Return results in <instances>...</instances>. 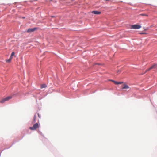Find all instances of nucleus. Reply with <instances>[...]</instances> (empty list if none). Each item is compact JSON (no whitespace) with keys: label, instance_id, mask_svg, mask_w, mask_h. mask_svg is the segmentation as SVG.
Returning a JSON list of instances; mask_svg holds the SVG:
<instances>
[{"label":"nucleus","instance_id":"1","mask_svg":"<svg viewBox=\"0 0 157 157\" xmlns=\"http://www.w3.org/2000/svg\"><path fill=\"white\" fill-rule=\"evenodd\" d=\"M141 27V25H137V24H135V25H132L131 26V29H139Z\"/></svg>","mask_w":157,"mask_h":157},{"label":"nucleus","instance_id":"2","mask_svg":"<svg viewBox=\"0 0 157 157\" xmlns=\"http://www.w3.org/2000/svg\"><path fill=\"white\" fill-rule=\"evenodd\" d=\"M39 127V125L37 123L34 124L32 127H30L29 128L31 130H35Z\"/></svg>","mask_w":157,"mask_h":157},{"label":"nucleus","instance_id":"3","mask_svg":"<svg viewBox=\"0 0 157 157\" xmlns=\"http://www.w3.org/2000/svg\"><path fill=\"white\" fill-rule=\"evenodd\" d=\"M157 69V64H155L152 66L150 67L146 70L145 73L149 71L152 69Z\"/></svg>","mask_w":157,"mask_h":157},{"label":"nucleus","instance_id":"4","mask_svg":"<svg viewBox=\"0 0 157 157\" xmlns=\"http://www.w3.org/2000/svg\"><path fill=\"white\" fill-rule=\"evenodd\" d=\"M37 29V28H30L28 29L27 30V32L28 33H30L34 31L36 29Z\"/></svg>","mask_w":157,"mask_h":157},{"label":"nucleus","instance_id":"5","mask_svg":"<svg viewBox=\"0 0 157 157\" xmlns=\"http://www.w3.org/2000/svg\"><path fill=\"white\" fill-rule=\"evenodd\" d=\"M129 87L126 84H124L122 85V89H128Z\"/></svg>","mask_w":157,"mask_h":157},{"label":"nucleus","instance_id":"6","mask_svg":"<svg viewBox=\"0 0 157 157\" xmlns=\"http://www.w3.org/2000/svg\"><path fill=\"white\" fill-rule=\"evenodd\" d=\"M91 13L95 14H100L101 13V12L100 11H93Z\"/></svg>","mask_w":157,"mask_h":157},{"label":"nucleus","instance_id":"7","mask_svg":"<svg viewBox=\"0 0 157 157\" xmlns=\"http://www.w3.org/2000/svg\"><path fill=\"white\" fill-rule=\"evenodd\" d=\"M12 98V97L11 96H9L8 97H7L5 98V99L6 101H7L11 99Z\"/></svg>","mask_w":157,"mask_h":157},{"label":"nucleus","instance_id":"8","mask_svg":"<svg viewBox=\"0 0 157 157\" xmlns=\"http://www.w3.org/2000/svg\"><path fill=\"white\" fill-rule=\"evenodd\" d=\"M5 101H6L5 100V98H3V99H2V100H1L0 101V103H4Z\"/></svg>","mask_w":157,"mask_h":157},{"label":"nucleus","instance_id":"9","mask_svg":"<svg viewBox=\"0 0 157 157\" xmlns=\"http://www.w3.org/2000/svg\"><path fill=\"white\" fill-rule=\"evenodd\" d=\"M46 87V85L45 84H43L41 85V88H45Z\"/></svg>","mask_w":157,"mask_h":157},{"label":"nucleus","instance_id":"10","mask_svg":"<svg viewBox=\"0 0 157 157\" xmlns=\"http://www.w3.org/2000/svg\"><path fill=\"white\" fill-rule=\"evenodd\" d=\"M12 58H11V57H10V59H8V60H6V62H8V63H9V62H10V61H11V59H12Z\"/></svg>","mask_w":157,"mask_h":157},{"label":"nucleus","instance_id":"11","mask_svg":"<svg viewBox=\"0 0 157 157\" xmlns=\"http://www.w3.org/2000/svg\"><path fill=\"white\" fill-rule=\"evenodd\" d=\"M15 53L14 52H13L11 55L10 57L12 58V56H14Z\"/></svg>","mask_w":157,"mask_h":157},{"label":"nucleus","instance_id":"12","mask_svg":"<svg viewBox=\"0 0 157 157\" xmlns=\"http://www.w3.org/2000/svg\"><path fill=\"white\" fill-rule=\"evenodd\" d=\"M140 16H148V15L147 14H140Z\"/></svg>","mask_w":157,"mask_h":157},{"label":"nucleus","instance_id":"13","mask_svg":"<svg viewBox=\"0 0 157 157\" xmlns=\"http://www.w3.org/2000/svg\"><path fill=\"white\" fill-rule=\"evenodd\" d=\"M123 83V82H118V84H121Z\"/></svg>","mask_w":157,"mask_h":157},{"label":"nucleus","instance_id":"14","mask_svg":"<svg viewBox=\"0 0 157 157\" xmlns=\"http://www.w3.org/2000/svg\"><path fill=\"white\" fill-rule=\"evenodd\" d=\"M114 84H118V82L115 81V82H114Z\"/></svg>","mask_w":157,"mask_h":157},{"label":"nucleus","instance_id":"15","mask_svg":"<svg viewBox=\"0 0 157 157\" xmlns=\"http://www.w3.org/2000/svg\"><path fill=\"white\" fill-rule=\"evenodd\" d=\"M110 81H112V82H113L114 83V82H115V81H114V80H110Z\"/></svg>","mask_w":157,"mask_h":157},{"label":"nucleus","instance_id":"16","mask_svg":"<svg viewBox=\"0 0 157 157\" xmlns=\"http://www.w3.org/2000/svg\"><path fill=\"white\" fill-rule=\"evenodd\" d=\"M110 81H112V82H113L114 83V82H115V81H114V80H110Z\"/></svg>","mask_w":157,"mask_h":157},{"label":"nucleus","instance_id":"17","mask_svg":"<svg viewBox=\"0 0 157 157\" xmlns=\"http://www.w3.org/2000/svg\"><path fill=\"white\" fill-rule=\"evenodd\" d=\"M121 72V71L118 70V71H117V73H118L119 72Z\"/></svg>","mask_w":157,"mask_h":157},{"label":"nucleus","instance_id":"18","mask_svg":"<svg viewBox=\"0 0 157 157\" xmlns=\"http://www.w3.org/2000/svg\"><path fill=\"white\" fill-rule=\"evenodd\" d=\"M55 17L54 16H52L51 17Z\"/></svg>","mask_w":157,"mask_h":157},{"label":"nucleus","instance_id":"19","mask_svg":"<svg viewBox=\"0 0 157 157\" xmlns=\"http://www.w3.org/2000/svg\"><path fill=\"white\" fill-rule=\"evenodd\" d=\"M22 18H25V17H22Z\"/></svg>","mask_w":157,"mask_h":157}]
</instances>
